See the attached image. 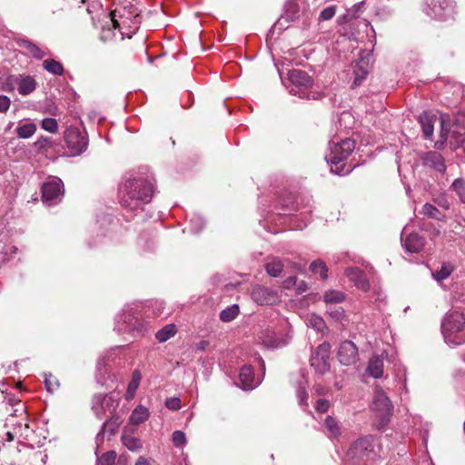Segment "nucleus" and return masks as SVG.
Here are the masks:
<instances>
[{
	"instance_id": "1",
	"label": "nucleus",
	"mask_w": 465,
	"mask_h": 465,
	"mask_svg": "<svg viewBox=\"0 0 465 465\" xmlns=\"http://www.w3.org/2000/svg\"><path fill=\"white\" fill-rule=\"evenodd\" d=\"M153 175L136 174L126 178L119 187L121 206L128 212H142L154 194Z\"/></svg>"
},
{
	"instance_id": "2",
	"label": "nucleus",
	"mask_w": 465,
	"mask_h": 465,
	"mask_svg": "<svg viewBox=\"0 0 465 465\" xmlns=\"http://www.w3.org/2000/svg\"><path fill=\"white\" fill-rule=\"evenodd\" d=\"M152 311L143 302L126 304L115 314L114 331L133 338L145 336L151 329Z\"/></svg>"
},
{
	"instance_id": "3",
	"label": "nucleus",
	"mask_w": 465,
	"mask_h": 465,
	"mask_svg": "<svg viewBox=\"0 0 465 465\" xmlns=\"http://www.w3.org/2000/svg\"><path fill=\"white\" fill-rule=\"evenodd\" d=\"M320 5L321 0H288L284 6V14L274 26L285 29L290 22H294L303 29L308 28Z\"/></svg>"
},
{
	"instance_id": "4",
	"label": "nucleus",
	"mask_w": 465,
	"mask_h": 465,
	"mask_svg": "<svg viewBox=\"0 0 465 465\" xmlns=\"http://www.w3.org/2000/svg\"><path fill=\"white\" fill-rule=\"evenodd\" d=\"M355 148V142L351 138L341 141H331L329 153L325 155L326 162L331 166V172L340 176L349 174L352 171L346 160Z\"/></svg>"
},
{
	"instance_id": "5",
	"label": "nucleus",
	"mask_w": 465,
	"mask_h": 465,
	"mask_svg": "<svg viewBox=\"0 0 465 465\" xmlns=\"http://www.w3.org/2000/svg\"><path fill=\"white\" fill-rule=\"evenodd\" d=\"M109 24L120 23L121 26L132 36L139 29L142 22L138 9L131 4L116 7L110 15H105Z\"/></svg>"
},
{
	"instance_id": "6",
	"label": "nucleus",
	"mask_w": 465,
	"mask_h": 465,
	"mask_svg": "<svg viewBox=\"0 0 465 465\" xmlns=\"http://www.w3.org/2000/svg\"><path fill=\"white\" fill-rule=\"evenodd\" d=\"M288 79L291 83V85L288 86L291 94L309 100H317L321 97L320 93L309 91L313 85V80L305 71L301 69L291 70L288 73Z\"/></svg>"
},
{
	"instance_id": "7",
	"label": "nucleus",
	"mask_w": 465,
	"mask_h": 465,
	"mask_svg": "<svg viewBox=\"0 0 465 465\" xmlns=\"http://www.w3.org/2000/svg\"><path fill=\"white\" fill-rule=\"evenodd\" d=\"M465 328V315L458 311L447 312L441 322V332L446 343L451 346L461 344L454 335Z\"/></svg>"
},
{
	"instance_id": "8",
	"label": "nucleus",
	"mask_w": 465,
	"mask_h": 465,
	"mask_svg": "<svg viewBox=\"0 0 465 465\" xmlns=\"http://www.w3.org/2000/svg\"><path fill=\"white\" fill-rule=\"evenodd\" d=\"M376 418L380 420L379 429L383 428L390 421L393 412V405L390 398L381 387H376L371 406Z\"/></svg>"
},
{
	"instance_id": "9",
	"label": "nucleus",
	"mask_w": 465,
	"mask_h": 465,
	"mask_svg": "<svg viewBox=\"0 0 465 465\" xmlns=\"http://www.w3.org/2000/svg\"><path fill=\"white\" fill-rule=\"evenodd\" d=\"M64 138L71 156L81 155L88 148L89 140L85 130L69 126L64 131Z\"/></svg>"
},
{
	"instance_id": "10",
	"label": "nucleus",
	"mask_w": 465,
	"mask_h": 465,
	"mask_svg": "<svg viewBox=\"0 0 465 465\" xmlns=\"http://www.w3.org/2000/svg\"><path fill=\"white\" fill-rule=\"evenodd\" d=\"M119 401L112 394H96L93 398L92 410L99 420L107 419L117 413Z\"/></svg>"
},
{
	"instance_id": "11",
	"label": "nucleus",
	"mask_w": 465,
	"mask_h": 465,
	"mask_svg": "<svg viewBox=\"0 0 465 465\" xmlns=\"http://www.w3.org/2000/svg\"><path fill=\"white\" fill-rule=\"evenodd\" d=\"M455 4L451 0H425L423 13L433 19L445 20L454 13Z\"/></svg>"
},
{
	"instance_id": "12",
	"label": "nucleus",
	"mask_w": 465,
	"mask_h": 465,
	"mask_svg": "<svg viewBox=\"0 0 465 465\" xmlns=\"http://www.w3.org/2000/svg\"><path fill=\"white\" fill-rule=\"evenodd\" d=\"M64 193L63 181L55 176L49 177L42 185V199L48 206L58 204Z\"/></svg>"
},
{
	"instance_id": "13",
	"label": "nucleus",
	"mask_w": 465,
	"mask_h": 465,
	"mask_svg": "<svg viewBox=\"0 0 465 465\" xmlns=\"http://www.w3.org/2000/svg\"><path fill=\"white\" fill-rule=\"evenodd\" d=\"M374 442L375 438L371 435L361 437L356 440L349 448L346 456L349 459H374Z\"/></svg>"
},
{
	"instance_id": "14",
	"label": "nucleus",
	"mask_w": 465,
	"mask_h": 465,
	"mask_svg": "<svg viewBox=\"0 0 465 465\" xmlns=\"http://www.w3.org/2000/svg\"><path fill=\"white\" fill-rule=\"evenodd\" d=\"M330 349L328 342L320 344L312 353L310 362L314 371L323 375L331 369L330 364Z\"/></svg>"
},
{
	"instance_id": "15",
	"label": "nucleus",
	"mask_w": 465,
	"mask_h": 465,
	"mask_svg": "<svg viewBox=\"0 0 465 465\" xmlns=\"http://www.w3.org/2000/svg\"><path fill=\"white\" fill-rule=\"evenodd\" d=\"M420 163L423 167L429 170L436 177L444 175L447 170L445 158L437 151H428L423 153L420 157Z\"/></svg>"
},
{
	"instance_id": "16",
	"label": "nucleus",
	"mask_w": 465,
	"mask_h": 465,
	"mask_svg": "<svg viewBox=\"0 0 465 465\" xmlns=\"http://www.w3.org/2000/svg\"><path fill=\"white\" fill-rule=\"evenodd\" d=\"M252 301L259 305H274L280 302L281 295L276 289L264 285H255L251 292Z\"/></svg>"
},
{
	"instance_id": "17",
	"label": "nucleus",
	"mask_w": 465,
	"mask_h": 465,
	"mask_svg": "<svg viewBox=\"0 0 465 465\" xmlns=\"http://www.w3.org/2000/svg\"><path fill=\"white\" fill-rule=\"evenodd\" d=\"M337 357L339 361L344 366L354 365L360 360L359 349L351 341H343L339 345Z\"/></svg>"
},
{
	"instance_id": "18",
	"label": "nucleus",
	"mask_w": 465,
	"mask_h": 465,
	"mask_svg": "<svg viewBox=\"0 0 465 465\" xmlns=\"http://www.w3.org/2000/svg\"><path fill=\"white\" fill-rule=\"evenodd\" d=\"M401 241L405 251L411 253L420 252L425 243L422 236L417 232H410L407 226L401 232Z\"/></svg>"
},
{
	"instance_id": "19",
	"label": "nucleus",
	"mask_w": 465,
	"mask_h": 465,
	"mask_svg": "<svg viewBox=\"0 0 465 465\" xmlns=\"http://www.w3.org/2000/svg\"><path fill=\"white\" fill-rule=\"evenodd\" d=\"M344 274L354 286L362 291L367 292L370 289V282L363 271L358 267H348L344 271Z\"/></svg>"
},
{
	"instance_id": "20",
	"label": "nucleus",
	"mask_w": 465,
	"mask_h": 465,
	"mask_svg": "<svg viewBox=\"0 0 465 465\" xmlns=\"http://www.w3.org/2000/svg\"><path fill=\"white\" fill-rule=\"evenodd\" d=\"M116 30H118V33L121 35V39H124V37L131 38L132 36L129 35L128 32L124 30V28L121 26L120 23H112L109 24L107 22V18H105V21L104 25H102V30L100 34V39L103 42H110L116 38Z\"/></svg>"
},
{
	"instance_id": "21",
	"label": "nucleus",
	"mask_w": 465,
	"mask_h": 465,
	"mask_svg": "<svg viewBox=\"0 0 465 465\" xmlns=\"http://www.w3.org/2000/svg\"><path fill=\"white\" fill-rule=\"evenodd\" d=\"M239 380L241 387L243 390H253L262 381V379H260L259 377H254L253 370L251 365H244L241 368L239 373Z\"/></svg>"
},
{
	"instance_id": "22",
	"label": "nucleus",
	"mask_w": 465,
	"mask_h": 465,
	"mask_svg": "<svg viewBox=\"0 0 465 465\" xmlns=\"http://www.w3.org/2000/svg\"><path fill=\"white\" fill-rule=\"evenodd\" d=\"M361 59L358 61L354 66V74L355 78L352 83V86H358L361 84V82L366 78L369 73V59L371 58V54L369 53L361 52L360 53Z\"/></svg>"
},
{
	"instance_id": "23",
	"label": "nucleus",
	"mask_w": 465,
	"mask_h": 465,
	"mask_svg": "<svg viewBox=\"0 0 465 465\" xmlns=\"http://www.w3.org/2000/svg\"><path fill=\"white\" fill-rule=\"evenodd\" d=\"M14 83L21 95L32 94L37 86L36 81L32 76L25 74L14 76Z\"/></svg>"
},
{
	"instance_id": "24",
	"label": "nucleus",
	"mask_w": 465,
	"mask_h": 465,
	"mask_svg": "<svg viewBox=\"0 0 465 465\" xmlns=\"http://www.w3.org/2000/svg\"><path fill=\"white\" fill-rule=\"evenodd\" d=\"M112 242V236L104 230L99 229L95 233H92L86 240V246L90 250L100 249L109 245Z\"/></svg>"
},
{
	"instance_id": "25",
	"label": "nucleus",
	"mask_w": 465,
	"mask_h": 465,
	"mask_svg": "<svg viewBox=\"0 0 465 465\" xmlns=\"http://www.w3.org/2000/svg\"><path fill=\"white\" fill-rule=\"evenodd\" d=\"M262 343L269 349H278L287 344V340L278 333L269 331L262 338Z\"/></svg>"
},
{
	"instance_id": "26",
	"label": "nucleus",
	"mask_w": 465,
	"mask_h": 465,
	"mask_svg": "<svg viewBox=\"0 0 465 465\" xmlns=\"http://www.w3.org/2000/svg\"><path fill=\"white\" fill-rule=\"evenodd\" d=\"M325 433L331 440L338 439L341 434L340 422L332 416H327L324 420Z\"/></svg>"
},
{
	"instance_id": "27",
	"label": "nucleus",
	"mask_w": 465,
	"mask_h": 465,
	"mask_svg": "<svg viewBox=\"0 0 465 465\" xmlns=\"http://www.w3.org/2000/svg\"><path fill=\"white\" fill-rule=\"evenodd\" d=\"M366 371L374 379L381 378L383 375V360L378 355L372 356L369 360Z\"/></svg>"
},
{
	"instance_id": "28",
	"label": "nucleus",
	"mask_w": 465,
	"mask_h": 465,
	"mask_svg": "<svg viewBox=\"0 0 465 465\" xmlns=\"http://www.w3.org/2000/svg\"><path fill=\"white\" fill-rule=\"evenodd\" d=\"M346 299V294L339 290L330 289L323 292L322 301L326 305L341 304Z\"/></svg>"
},
{
	"instance_id": "29",
	"label": "nucleus",
	"mask_w": 465,
	"mask_h": 465,
	"mask_svg": "<svg viewBox=\"0 0 465 465\" xmlns=\"http://www.w3.org/2000/svg\"><path fill=\"white\" fill-rule=\"evenodd\" d=\"M122 442L131 451H138L143 447L141 440L129 432L127 429L123 431Z\"/></svg>"
},
{
	"instance_id": "30",
	"label": "nucleus",
	"mask_w": 465,
	"mask_h": 465,
	"mask_svg": "<svg viewBox=\"0 0 465 465\" xmlns=\"http://www.w3.org/2000/svg\"><path fill=\"white\" fill-rule=\"evenodd\" d=\"M122 422V416L119 413H116L105 419V421L102 425V429L106 431L108 437L110 438L115 434Z\"/></svg>"
},
{
	"instance_id": "31",
	"label": "nucleus",
	"mask_w": 465,
	"mask_h": 465,
	"mask_svg": "<svg viewBox=\"0 0 465 465\" xmlns=\"http://www.w3.org/2000/svg\"><path fill=\"white\" fill-rule=\"evenodd\" d=\"M149 416H150L149 410L143 405H138L132 411V413L129 417V420H130V423H132L134 425H139L141 423H143L145 420H147Z\"/></svg>"
},
{
	"instance_id": "32",
	"label": "nucleus",
	"mask_w": 465,
	"mask_h": 465,
	"mask_svg": "<svg viewBox=\"0 0 465 465\" xmlns=\"http://www.w3.org/2000/svg\"><path fill=\"white\" fill-rule=\"evenodd\" d=\"M120 351V347H115L108 351L104 355L101 356L97 361V371L102 374L103 368L106 369V367L111 366V362H113L117 357V353Z\"/></svg>"
},
{
	"instance_id": "33",
	"label": "nucleus",
	"mask_w": 465,
	"mask_h": 465,
	"mask_svg": "<svg viewBox=\"0 0 465 465\" xmlns=\"http://www.w3.org/2000/svg\"><path fill=\"white\" fill-rule=\"evenodd\" d=\"M37 130V126L35 124L29 122V123H19L15 133L16 135L21 139H28L32 137Z\"/></svg>"
},
{
	"instance_id": "34",
	"label": "nucleus",
	"mask_w": 465,
	"mask_h": 465,
	"mask_svg": "<svg viewBox=\"0 0 465 465\" xmlns=\"http://www.w3.org/2000/svg\"><path fill=\"white\" fill-rule=\"evenodd\" d=\"M266 272L272 277H278L283 271V262L280 258L273 257L264 265Z\"/></svg>"
},
{
	"instance_id": "35",
	"label": "nucleus",
	"mask_w": 465,
	"mask_h": 465,
	"mask_svg": "<svg viewBox=\"0 0 465 465\" xmlns=\"http://www.w3.org/2000/svg\"><path fill=\"white\" fill-rule=\"evenodd\" d=\"M43 67L49 74H52L57 75V76L63 75L64 72V65L59 61H56L52 58L45 59L43 62Z\"/></svg>"
},
{
	"instance_id": "36",
	"label": "nucleus",
	"mask_w": 465,
	"mask_h": 465,
	"mask_svg": "<svg viewBox=\"0 0 465 465\" xmlns=\"http://www.w3.org/2000/svg\"><path fill=\"white\" fill-rule=\"evenodd\" d=\"M440 125H441L440 138L442 139V141L440 142H440H436V143H435L436 148H440L441 144H443L448 138V134H449V133L450 131V127H451V120H450V116L449 114H441L440 115Z\"/></svg>"
},
{
	"instance_id": "37",
	"label": "nucleus",
	"mask_w": 465,
	"mask_h": 465,
	"mask_svg": "<svg viewBox=\"0 0 465 465\" xmlns=\"http://www.w3.org/2000/svg\"><path fill=\"white\" fill-rule=\"evenodd\" d=\"M20 46L24 47L34 58L42 59L45 53L34 42L25 39L20 43Z\"/></svg>"
},
{
	"instance_id": "38",
	"label": "nucleus",
	"mask_w": 465,
	"mask_h": 465,
	"mask_svg": "<svg viewBox=\"0 0 465 465\" xmlns=\"http://www.w3.org/2000/svg\"><path fill=\"white\" fill-rule=\"evenodd\" d=\"M177 332L176 326L173 323L163 326L155 333V338L159 342H165Z\"/></svg>"
},
{
	"instance_id": "39",
	"label": "nucleus",
	"mask_w": 465,
	"mask_h": 465,
	"mask_svg": "<svg viewBox=\"0 0 465 465\" xmlns=\"http://www.w3.org/2000/svg\"><path fill=\"white\" fill-rule=\"evenodd\" d=\"M240 313V308L237 304H232L221 311L219 317L223 322L233 321Z\"/></svg>"
},
{
	"instance_id": "40",
	"label": "nucleus",
	"mask_w": 465,
	"mask_h": 465,
	"mask_svg": "<svg viewBox=\"0 0 465 465\" xmlns=\"http://www.w3.org/2000/svg\"><path fill=\"white\" fill-rule=\"evenodd\" d=\"M205 220L204 218L199 214V213H193L189 222V230L193 233H199L203 231V229L205 227Z\"/></svg>"
},
{
	"instance_id": "41",
	"label": "nucleus",
	"mask_w": 465,
	"mask_h": 465,
	"mask_svg": "<svg viewBox=\"0 0 465 465\" xmlns=\"http://www.w3.org/2000/svg\"><path fill=\"white\" fill-rule=\"evenodd\" d=\"M142 380V374L139 370H134L132 373V379L130 382L128 383L127 391H126V397L132 398L135 394L140 381Z\"/></svg>"
},
{
	"instance_id": "42",
	"label": "nucleus",
	"mask_w": 465,
	"mask_h": 465,
	"mask_svg": "<svg viewBox=\"0 0 465 465\" xmlns=\"http://www.w3.org/2000/svg\"><path fill=\"white\" fill-rule=\"evenodd\" d=\"M274 209L278 211L277 215L280 217L282 215H288L289 213H287V212H292L295 209L292 197L290 196L287 200H283V202L279 200L275 204Z\"/></svg>"
},
{
	"instance_id": "43",
	"label": "nucleus",
	"mask_w": 465,
	"mask_h": 465,
	"mask_svg": "<svg viewBox=\"0 0 465 465\" xmlns=\"http://www.w3.org/2000/svg\"><path fill=\"white\" fill-rule=\"evenodd\" d=\"M310 270L315 274L319 273L322 280L328 278V267L322 260L313 261L310 265Z\"/></svg>"
},
{
	"instance_id": "44",
	"label": "nucleus",
	"mask_w": 465,
	"mask_h": 465,
	"mask_svg": "<svg viewBox=\"0 0 465 465\" xmlns=\"http://www.w3.org/2000/svg\"><path fill=\"white\" fill-rule=\"evenodd\" d=\"M424 136L430 138L433 134L434 127L430 117L424 114L419 119Z\"/></svg>"
},
{
	"instance_id": "45",
	"label": "nucleus",
	"mask_w": 465,
	"mask_h": 465,
	"mask_svg": "<svg viewBox=\"0 0 465 465\" xmlns=\"http://www.w3.org/2000/svg\"><path fill=\"white\" fill-rule=\"evenodd\" d=\"M453 268L450 263H443L440 270L432 272V276L437 282H440L447 279L451 274Z\"/></svg>"
},
{
	"instance_id": "46",
	"label": "nucleus",
	"mask_w": 465,
	"mask_h": 465,
	"mask_svg": "<svg viewBox=\"0 0 465 465\" xmlns=\"http://www.w3.org/2000/svg\"><path fill=\"white\" fill-rule=\"evenodd\" d=\"M326 312L332 319L340 321L344 317V309L340 304L326 305Z\"/></svg>"
},
{
	"instance_id": "47",
	"label": "nucleus",
	"mask_w": 465,
	"mask_h": 465,
	"mask_svg": "<svg viewBox=\"0 0 465 465\" xmlns=\"http://www.w3.org/2000/svg\"><path fill=\"white\" fill-rule=\"evenodd\" d=\"M452 190L460 197L462 203H465V181L461 178H457L451 184Z\"/></svg>"
},
{
	"instance_id": "48",
	"label": "nucleus",
	"mask_w": 465,
	"mask_h": 465,
	"mask_svg": "<svg viewBox=\"0 0 465 465\" xmlns=\"http://www.w3.org/2000/svg\"><path fill=\"white\" fill-rule=\"evenodd\" d=\"M421 213H422V214H424L425 216H427L429 218L440 220V217H441V213L438 210V208L429 203H425L422 206Z\"/></svg>"
},
{
	"instance_id": "49",
	"label": "nucleus",
	"mask_w": 465,
	"mask_h": 465,
	"mask_svg": "<svg viewBox=\"0 0 465 465\" xmlns=\"http://www.w3.org/2000/svg\"><path fill=\"white\" fill-rule=\"evenodd\" d=\"M308 326L316 330L317 331H323L326 328V324L323 319L316 315H312L308 319Z\"/></svg>"
},
{
	"instance_id": "50",
	"label": "nucleus",
	"mask_w": 465,
	"mask_h": 465,
	"mask_svg": "<svg viewBox=\"0 0 465 465\" xmlns=\"http://www.w3.org/2000/svg\"><path fill=\"white\" fill-rule=\"evenodd\" d=\"M41 127L50 134H56L58 131V124L54 118H45L41 122Z\"/></svg>"
},
{
	"instance_id": "51",
	"label": "nucleus",
	"mask_w": 465,
	"mask_h": 465,
	"mask_svg": "<svg viewBox=\"0 0 465 465\" xmlns=\"http://www.w3.org/2000/svg\"><path fill=\"white\" fill-rule=\"evenodd\" d=\"M172 440L176 448L183 449L186 444L185 433L182 430H174L172 434Z\"/></svg>"
},
{
	"instance_id": "52",
	"label": "nucleus",
	"mask_w": 465,
	"mask_h": 465,
	"mask_svg": "<svg viewBox=\"0 0 465 465\" xmlns=\"http://www.w3.org/2000/svg\"><path fill=\"white\" fill-rule=\"evenodd\" d=\"M116 459V452L109 450L104 453L100 458H97L100 465H114Z\"/></svg>"
},
{
	"instance_id": "53",
	"label": "nucleus",
	"mask_w": 465,
	"mask_h": 465,
	"mask_svg": "<svg viewBox=\"0 0 465 465\" xmlns=\"http://www.w3.org/2000/svg\"><path fill=\"white\" fill-rule=\"evenodd\" d=\"M296 396L298 400V403L302 407H308V392L303 386H299L296 391Z\"/></svg>"
},
{
	"instance_id": "54",
	"label": "nucleus",
	"mask_w": 465,
	"mask_h": 465,
	"mask_svg": "<svg viewBox=\"0 0 465 465\" xmlns=\"http://www.w3.org/2000/svg\"><path fill=\"white\" fill-rule=\"evenodd\" d=\"M336 14V6L330 5L321 11L319 15V21H328L331 19Z\"/></svg>"
},
{
	"instance_id": "55",
	"label": "nucleus",
	"mask_w": 465,
	"mask_h": 465,
	"mask_svg": "<svg viewBox=\"0 0 465 465\" xmlns=\"http://www.w3.org/2000/svg\"><path fill=\"white\" fill-rule=\"evenodd\" d=\"M165 407L171 411H177L181 408V401L177 397L167 398Z\"/></svg>"
},
{
	"instance_id": "56",
	"label": "nucleus",
	"mask_w": 465,
	"mask_h": 465,
	"mask_svg": "<svg viewBox=\"0 0 465 465\" xmlns=\"http://www.w3.org/2000/svg\"><path fill=\"white\" fill-rule=\"evenodd\" d=\"M329 407H330L329 401H327L325 399L318 400L315 404L316 411L321 413L326 412L328 411Z\"/></svg>"
},
{
	"instance_id": "57",
	"label": "nucleus",
	"mask_w": 465,
	"mask_h": 465,
	"mask_svg": "<svg viewBox=\"0 0 465 465\" xmlns=\"http://www.w3.org/2000/svg\"><path fill=\"white\" fill-rule=\"evenodd\" d=\"M45 383L48 391H54L59 385L57 380L52 375H50L49 378H45Z\"/></svg>"
},
{
	"instance_id": "58",
	"label": "nucleus",
	"mask_w": 465,
	"mask_h": 465,
	"mask_svg": "<svg viewBox=\"0 0 465 465\" xmlns=\"http://www.w3.org/2000/svg\"><path fill=\"white\" fill-rule=\"evenodd\" d=\"M51 143V138L47 136H40L35 143V147L38 149H44L48 147Z\"/></svg>"
},
{
	"instance_id": "59",
	"label": "nucleus",
	"mask_w": 465,
	"mask_h": 465,
	"mask_svg": "<svg viewBox=\"0 0 465 465\" xmlns=\"http://www.w3.org/2000/svg\"><path fill=\"white\" fill-rule=\"evenodd\" d=\"M4 401L11 406L18 405L21 407V411H25L24 406H23V404H21L20 400L16 399L14 395L7 394L6 396H5Z\"/></svg>"
},
{
	"instance_id": "60",
	"label": "nucleus",
	"mask_w": 465,
	"mask_h": 465,
	"mask_svg": "<svg viewBox=\"0 0 465 465\" xmlns=\"http://www.w3.org/2000/svg\"><path fill=\"white\" fill-rule=\"evenodd\" d=\"M11 101L6 95H0V113H5L10 107Z\"/></svg>"
},
{
	"instance_id": "61",
	"label": "nucleus",
	"mask_w": 465,
	"mask_h": 465,
	"mask_svg": "<svg viewBox=\"0 0 465 465\" xmlns=\"http://www.w3.org/2000/svg\"><path fill=\"white\" fill-rule=\"evenodd\" d=\"M297 283L296 276H290L282 282V287L284 289H295Z\"/></svg>"
},
{
	"instance_id": "62",
	"label": "nucleus",
	"mask_w": 465,
	"mask_h": 465,
	"mask_svg": "<svg viewBox=\"0 0 465 465\" xmlns=\"http://www.w3.org/2000/svg\"><path fill=\"white\" fill-rule=\"evenodd\" d=\"M295 290H296L297 293L302 294V293L306 292L309 290V285L305 281H303V280L299 281L297 279Z\"/></svg>"
},
{
	"instance_id": "63",
	"label": "nucleus",
	"mask_w": 465,
	"mask_h": 465,
	"mask_svg": "<svg viewBox=\"0 0 465 465\" xmlns=\"http://www.w3.org/2000/svg\"><path fill=\"white\" fill-rule=\"evenodd\" d=\"M88 118L93 122H102L104 120V117H102L100 114L94 110H92L88 113Z\"/></svg>"
},
{
	"instance_id": "64",
	"label": "nucleus",
	"mask_w": 465,
	"mask_h": 465,
	"mask_svg": "<svg viewBox=\"0 0 465 465\" xmlns=\"http://www.w3.org/2000/svg\"><path fill=\"white\" fill-rule=\"evenodd\" d=\"M106 434H107L106 431L101 428L100 431L97 433V435L95 437V442H96L97 448L99 447L100 444H102L104 442V437Z\"/></svg>"
}]
</instances>
